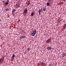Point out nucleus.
I'll use <instances>...</instances> for the list:
<instances>
[{"label": "nucleus", "instance_id": "nucleus-1", "mask_svg": "<svg viewBox=\"0 0 66 66\" xmlns=\"http://www.w3.org/2000/svg\"><path fill=\"white\" fill-rule=\"evenodd\" d=\"M51 39L50 38H49L47 40L46 43H50V42H51Z\"/></svg>", "mask_w": 66, "mask_h": 66}, {"label": "nucleus", "instance_id": "nucleus-2", "mask_svg": "<svg viewBox=\"0 0 66 66\" xmlns=\"http://www.w3.org/2000/svg\"><path fill=\"white\" fill-rule=\"evenodd\" d=\"M43 11V9H42V8L40 10H39V11H38L39 12V15H40V12H41V11Z\"/></svg>", "mask_w": 66, "mask_h": 66}, {"label": "nucleus", "instance_id": "nucleus-3", "mask_svg": "<svg viewBox=\"0 0 66 66\" xmlns=\"http://www.w3.org/2000/svg\"><path fill=\"white\" fill-rule=\"evenodd\" d=\"M47 49L48 50H51L52 49V48L50 47H47Z\"/></svg>", "mask_w": 66, "mask_h": 66}, {"label": "nucleus", "instance_id": "nucleus-4", "mask_svg": "<svg viewBox=\"0 0 66 66\" xmlns=\"http://www.w3.org/2000/svg\"><path fill=\"white\" fill-rule=\"evenodd\" d=\"M20 4V3H18L16 4V7H19V5Z\"/></svg>", "mask_w": 66, "mask_h": 66}, {"label": "nucleus", "instance_id": "nucleus-5", "mask_svg": "<svg viewBox=\"0 0 66 66\" xmlns=\"http://www.w3.org/2000/svg\"><path fill=\"white\" fill-rule=\"evenodd\" d=\"M27 11L28 10H27V8H26V9L24 11V12L25 13H27Z\"/></svg>", "mask_w": 66, "mask_h": 66}, {"label": "nucleus", "instance_id": "nucleus-6", "mask_svg": "<svg viewBox=\"0 0 66 66\" xmlns=\"http://www.w3.org/2000/svg\"><path fill=\"white\" fill-rule=\"evenodd\" d=\"M35 35V34L34 32H32L31 33V35H32V36H34Z\"/></svg>", "mask_w": 66, "mask_h": 66}, {"label": "nucleus", "instance_id": "nucleus-7", "mask_svg": "<svg viewBox=\"0 0 66 66\" xmlns=\"http://www.w3.org/2000/svg\"><path fill=\"white\" fill-rule=\"evenodd\" d=\"M34 33L35 34H36V33H37L36 30V29H34Z\"/></svg>", "mask_w": 66, "mask_h": 66}, {"label": "nucleus", "instance_id": "nucleus-8", "mask_svg": "<svg viewBox=\"0 0 66 66\" xmlns=\"http://www.w3.org/2000/svg\"><path fill=\"white\" fill-rule=\"evenodd\" d=\"M46 5H47V6H49L50 5V3L48 2L47 3Z\"/></svg>", "mask_w": 66, "mask_h": 66}, {"label": "nucleus", "instance_id": "nucleus-9", "mask_svg": "<svg viewBox=\"0 0 66 66\" xmlns=\"http://www.w3.org/2000/svg\"><path fill=\"white\" fill-rule=\"evenodd\" d=\"M41 65L42 66H43V65H45V63H41Z\"/></svg>", "mask_w": 66, "mask_h": 66}, {"label": "nucleus", "instance_id": "nucleus-10", "mask_svg": "<svg viewBox=\"0 0 66 66\" xmlns=\"http://www.w3.org/2000/svg\"><path fill=\"white\" fill-rule=\"evenodd\" d=\"M33 12H32L31 13V15L32 17L33 16V15H34V13H33Z\"/></svg>", "mask_w": 66, "mask_h": 66}, {"label": "nucleus", "instance_id": "nucleus-11", "mask_svg": "<svg viewBox=\"0 0 66 66\" xmlns=\"http://www.w3.org/2000/svg\"><path fill=\"white\" fill-rule=\"evenodd\" d=\"M46 8L45 7H44V8H43V10L44 11H46Z\"/></svg>", "mask_w": 66, "mask_h": 66}, {"label": "nucleus", "instance_id": "nucleus-12", "mask_svg": "<svg viewBox=\"0 0 66 66\" xmlns=\"http://www.w3.org/2000/svg\"><path fill=\"white\" fill-rule=\"evenodd\" d=\"M9 4V3L8 2H6L5 3V4L6 5H7L8 4Z\"/></svg>", "mask_w": 66, "mask_h": 66}, {"label": "nucleus", "instance_id": "nucleus-13", "mask_svg": "<svg viewBox=\"0 0 66 66\" xmlns=\"http://www.w3.org/2000/svg\"><path fill=\"white\" fill-rule=\"evenodd\" d=\"M28 3L27 4V6H28V5H30V2L29 1H28Z\"/></svg>", "mask_w": 66, "mask_h": 66}, {"label": "nucleus", "instance_id": "nucleus-14", "mask_svg": "<svg viewBox=\"0 0 66 66\" xmlns=\"http://www.w3.org/2000/svg\"><path fill=\"white\" fill-rule=\"evenodd\" d=\"M10 9H6L5 10V11H10Z\"/></svg>", "mask_w": 66, "mask_h": 66}, {"label": "nucleus", "instance_id": "nucleus-15", "mask_svg": "<svg viewBox=\"0 0 66 66\" xmlns=\"http://www.w3.org/2000/svg\"><path fill=\"white\" fill-rule=\"evenodd\" d=\"M22 38H23V36H21L20 37V39H22Z\"/></svg>", "mask_w": 66, "mask_h": 66}, {"label": "nucleus", "instance_id": "nucleus-16", "mask_svg": "<svg viewBox=\"0 0 66 66\" xmlns=\"http://www.w3.org/2000/svg\"><path fill=\"white\" fill-rule=\"evenodd\" d=\"M66 27V23L64 25L63 28H65Z\"/></svg>", "mask_w": 66, "mask_h": 66}, {"label": "nucleus", "instance_id": "nucleus-17", "mask_svg": "<svg viewBox=\"0 0 66 66\" xmlns=\"http://www.w3.org/2000/svg\"><path fill=\"white\" fill-rule=\"evenodd\" d=\"M63 53V54L62 55V56H63V57H64V56H65V54H64V53Z\"/></svg>", "mask_w": 66, "mask_h": 66}, {"label": "nucleus", "instance_id": "nucleus-18", "mask_svg": "<svg viewBox=\"0 0 66 66\" xmlns=\"http://www.w3.org/2000/svg\"><path fill=\"white\" fill-rule=\"evenodd\" d=\"M16 11V10L15 9H13L12 11V12H14H14H15V11Z\"/></svg>", "mask_w": 66, "mask_h": 66}, {"label": "nucleus", "instance_id": "nucleus-19", "mask_svg": "<svg viewBox=\"0 0 66 66\" xmlns=\"http://www.w3.org/2000/svg\"><path fill=\"white\" fill-rule=\"evenodd\" d=\"M15 55L14 54H13L12 56V57H15Z\"/></svg>", "mask_w": 66, "mask_h": 66}, {"label": "nucleus", "instance_id": "nucleus-20", "mask_svg": "<svg viewBox=\"0 0 66 66\" xmlns=\"http://www.w3.org/2000/svg\"><path fill=\"white\" fill-rule=\"evenodd\" d=\"M2 61V58L1 59H0V63L1 62V61Z\"/></svg>", "mask_w": 66, "mask_h": 66}, {"label": "nucleus", "instance_id": "nucleus-21", "mask_svg": "<svg viewBox=\"0 0 66 66\" xmlns=\"http://www.w3.org/2000/svg\"><path fill=\"white\" fill-rule=\"evenodd\" d=\"M10 2V1H9V0H7V2Z\"/></svg>", "mask_w": 66, "mask_h": 66}, {"label": "nucleus", "instance_id": "nucleus-22", "mask_svg": "<svg viewBox=\"0 0 66 66\" xmlns=\"http://www.w3.org/2000/svg\"><path fill=\"white\" fill-rule=\"evenodd\" d=\"M11 60H12V61H13V60H14V59L13 58H12Z\"/></svg>", "mask_w": 66, "mask_h": 66}, {"label": "nucleus", "instance_id": "nucleus-23", "mask_svg": "<svg viewBox=\"0 0 66 66\" xmlns=\"http://www.w3.org/2000/svg\"><path fill=\"white\" fill-rule=\"evenodd\" d=\"M49 66H52V64H50Z\"/></svg>", "mask_w": 66, "mask_h": 66}, {"label": "nucleus", "instance_id": "nucleus-24", "mask_svg": "<svg viewBox=\"0 0 66 66\" xmlns=\"http://www.w3.org/2000/svg\"><path fill=\"white\" fill-rule=\"evenodd\" d=\"M27 49L28 50V51H30V49H29V48H28Z\"/></svg>", "mask_w": 66, "mask_h": 66}, {"label": "nucleus", "instance_id": "nucleus-25", "mask_svg": "<svg viewBox=\"0 0 66 66\" xmlns=\"http://www.w3.org/2000/svg\"><path fill=\"white\" fill-rule=\"evenodd\" d=\"M23 38H26V37L24 36H23Z\"/></svg>", "mask_w": 66, "mask_h": 66}, {"label": "nucleus", "instance_id": "nucleus-26", "mask_svg": "<svg viewBox=\"0 0 66 66\" xmlns=\"http://www.w3.org/2000/svg\"><path fill=\"white\" fill-rule=\"evenodd\" d=\"M61 1H63L64 2H65V0H61Z\"/></svg>", "mask_w": 66, "mask_h": 66}, {"label": "nucleus", "instance_id": "nucleus-27", "mask_svg": "<svg viewBox=\"0 0 66 66\" xmlns=\"http://www.w3.org/2000/svg\"><path fill=\"white\" fill-rule=\"evenodd\" d=\"M13 13H14V12H12V14H13Z\"/></svg>", "mask_w": 66, "mask_h": 66}, {"label": "nucleus", "instance_id": "nucleus-28", "mask_svg": "<svg viewBox=\"0 0 66 66\" xmlns=\"http://www.w3.org/2000/svg\"><path fill=\"white\" fill-rule=\"evenodd\" d=\"M66 53L65 54V56H66Z\"/></svg>", "mask_w": 66, "mask_h": 66}, {"label": "nucleus", "instance_id": "nucleus-29", "mask_svg": "<svg viewBox=\"0 0 66 66\" xmlns=\"http://www.w3.org/2000/svg\"><path fill=\"white\" fill-rule=\"evenodd\" d=\"M48 1H51V0H48Z\"/></svg>", "mask_w": 66, "mask_h": 66}, {"label": "nucleus", "instance_id": "nucleus-30", "mask_svg": "<svg viewBox=\"0 0 66 66\" xmlns=\"http://www.w3.org/2000/svg\"><path fill=\"white\" fill-rule=\"evenodd\" d=\"M29 51L28 50V52H29Z\"/></svg>", "mask_w": 66, "mask_h": 66}]
</instances>
